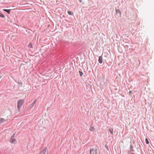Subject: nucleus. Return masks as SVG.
<instances>
[{
	"label": "nucleus",
	"instance_id": "7",
	"mask_svg": "<svg viewBox=\"0 0 154 154\" xmlns=\"http://www.w3.org/2000/svg\"><path fill=\"white\" fill-rule=\"evenodd\" d=\"M108 130L110 131L112 134H113V128H110L108 129Z\"/></svg>",
	"mask_w": 154,
	"mask_h": 154
},
{
	"label": "nucleus",
	"instance_id": "20",
	"mask_svg": "<svg viewBox=\"0 0 154 154\" xmlns=\"http://www.w3.org/2000/svg\"><path fill=\"white\" fill-rule=\"evenodd\" d=\"M129 93L130 94V95L131 94H132V92L131 91H130L129 92Z\"/></svg>",
	"mask_w": 154,
	"mask_h": 154
},
{
	"label": "nucleus",
	"instance_id": "12",
	"mask_svg": "<svg viewBox=\"0 0 154 154\" xmlns=\"http://www.w3.org/2000/svg\"><path fill=\"white\" fill-rule=\"evenodd\" d=\"M5 121V119L4 118L0 119V124L3 123Z\"/></svg>",
	"mask_w": 154,
	"mask_h": 154
},
{
	"label": "nucleus",
	"instance_id": "8",
	"mask_svg": "<svg viewBox=\"0 0 154 154\" xmlns=\"http://www.w3.org/2000/svg\"><path fill=\"white\" fill-rule=\"evenodd\" d=\"M130 151L131 152H134V150L133 149V146H132V145L131 144L130 145Z\"/></svg>",
	"mask_w": 154,
	"mask_h": 154
},
{
	"label": "nucleus",
	"instance_id": "9",
	"mask_svg": "<svg viewBox=\"0 0 154 154\" xmlns=\"http://www.w3.org/2000/svg\"><path fill=\"white\" fill-rule=\"evenodd\" d=\"M36 102V100H34L31 104V107H33L34 105L35 104Z\"/></svg>",
	"mask_w": 154,
	"mask_h": 154
},
{
	"label": "nucleus",
	"instance_id": "13",
	"mask_svg": "<svg viewBox=\"0 0 154 154\" xmlns=\"http://www.w3.org/2000/svg\"><path fill=\"white\" fill-rule=\"evenodd\" d=\"M94 127L91 126L90 128H89V130L91 131H94Z\"/></svg>",
	"mask_w": 154,
	"mask_h": 154
},
{
	"label": "nucleus",
	"instance_id": "3",
	"mask_svg": "<svg viewBox=\"0 0 154 154\" xmlns=\"http://www.w3.org/2000/svg\"><path fill=\"white\" fill-rule=\"evenodd\" d=\"M94 151L93 154H97V149H94L93 148H91L90 150V154H91V152Z\"/></svg>",
	"mask_w": 154,
	"mask_h": 154
},
{
	"label": "nucleus",
	"instance_id": "23",
	"mask_svg": "<svg viewBox=\"0 0 154 154\" xmlns=\"http://www.w3.org/2000/svg\"><path fill=\"white\" fill-rule=\"evenodd\" d=\"M131 154H135L133 152H131Z\"/></svg>",
	"mask_w": 154,
	"mask_h": 154
},
{
	"label": "nucleus",
	"instance_id": "22",
	"mask_svg": "<svg viewBox=\"0 0 154 154\" xmlns=\"http://www.w3.org/2000/svg\"><path fill=\"white\" fill-rule=\"evenodd\" d=\"M79 2H82V0H79Z\"/></svg>",
	"mask_w": 154,
	"mask_h": 154
},
{
	"label": "nucleus",
	"instance_id": "6",
	"mask_svg": "<svg viewBox=\"0 0 154 154\" xmlns=\"http://www.w3.org/2000/svg\"><path fill=\"white\" fill-rule=\"evenodd\" d=\"M3 10L7 12L8 14H10L11 9H3Z\"/></svg>",
	"mask_w": 154,
	"mask_h": 154
},
{
	"label": "nucleus",
	"instance_id": "10",
	"mask_svg": "<svg viewBox=\"0 0 154 154\" xmlns=\"http://www.w3.org/2000/svg\"><path fill=\"white\" fill-rule=\"evenodd\" d=\"M116 13H120V16H121V12L120 11V10L119 9H116Z\"/></svg>",
	"mask_w": 154,
	"mask_h": 154
},
{
	"label": "nucleus",
	"instance_id": "18",
	"mask_svg": "<svg viewBox=\"0 0 154 154\" xmlns=\"http://www.w3.org/2000/svg\"><path fill=\"white\" fill-rule=\"evenodd\" d=\"M105 147L106 148V149L108 150H109V148H108V146L107 144H105Z\"/></svg>",
	"mask_w": 154,
	"mask_h": 154
},
{
	"label": "nucleus",
	"instance_id": "25",
	"mask_svg": "<svg viewBox=\"0 0 154 154\" xmlns=\"http://www.w3.org/2000/svg\"><path fill=\"white\" fill-rule=\"evenodd\" d=\"M135 142L134 141L133 142V143H134Z\"/></svg>",
	"mask_w": 154,
	"mask_h": 154
},
{
	"label": "nucleus",
	"instance_id": "15",
	"mask_svg": "<svg viewBox=\"0 0 154 154\" xmlns=\"http://www.w3.org/2000/svg\"><path fill=\"white\" fill-rule=\"evenodd\" d=\"M0 17L2 18H4L5 17V16L3 14L0 13Z\"/></svg>",
	"mask_w": 154,
	"mask_h": 154
},
{
	"label": "nucleus",
	"instance_id": "16",
	"mask_svg": "<svg viewBox=\"0 0 154 154\" xmlns=\"http://www.w3.org/2000/svg\"><path fill=\"white\" fill-rule=\"evenodd\" d=\"M79 73L81 77L83 75V72L81 71H79Z\"/></svg>",
	"mask_w": 154,
	"mask_h": 154
},
{
	"label": "nucleus",
	"instance_id": "5",
	"mask_svg": "<svg viewBox=\"0 0 154 154\" xmlns=\"http://www.w3.org/2000/svg\"><path fill=\"white\" fill-rule=\"evenodd\" d=\"M10 142L11 143H15L14 142H16V141L14 137H11L10 139Z\"/></svg>",
	"mask_w": 154,
	"mask_h": 154
},
{
	"label": "nucleus",
	"instance_id": "2",
	"mask_svg": "<svg viewBox=\"0 0 154 154\" xmlns=\"http://www.w3.org/2000/svg\"><path fill=\"white\" fill-rule=\"evenodd\" d=\"M48 150L46 147H45L43 150H41L39 154H48Z\"/></svg>",
	"mask_w": 154,
	"mask_h": 154
},
{
	"label": "nucleus",
	"instance_id": "21",
	"mask_svg": "<svg viewBox=\"0 0 154 154\" xmlns=\"http://www.w3.org/2000/svg\"><path fill=\"white\" fill-rule=\"evenodd\" d=\"M130 152H131V151H130V150H129V151H128V153H130Z\"/></svg>",
	"mask_w": 154,
	"mask_h": 154
},
{
	"label": "nucleus",
	"instance_id": "14",
	"mask_svg": "<svg viewBox=\"0 0 154 154\" xmlns=\"http://www.w3.org/2000/svg\"><path fill=\"white\" fill-rule=\"evenodd\" d=\"M28 47L30 48H32V45L31 43H30L28 45Z\"/></svg>",
	"mask_w": 154,
	"mask_h": 154
},
{
	"label": "nucleus",
	"instance_id": "4",
	"mask_svg": "<svg viewBox=\"0 0 154 154\" xmlns=\"http://www.w3.org/2000/svg\"><path fill=\"white\" fill-rule=\"evenodd\" d=\"M98 61L99 62L100 64H101V63H102V62H103V57H102V55L99 57Z\"/></svg>",
	"mask_w": 154,
	"mask_h": 154
},
{
	"label": "nucleus",
	"instance_id": "19",
	"mask_svg": "<svg viewBox=\"0 0 154 154\" xmlns=\"http://www.w3.org/2000/svg\"><path fill=\"white\" fill-rule=\"evenodd\" d=\"M15 136V133H14L13 134L12 136V137H14Z\"/></svg>",
	"mask_w": 154,
	"mask_h": 154
},
{
	"label": "nucleus",
	"instance_id": "1",
	"mask_svg": "<svg viewBox=\"0 0 154 154\" xmlns=\"http://www.w3.org/2000/svg\"><path fill=\"white\" fill-rule=\"evenodd\" d=\"M24 101V100L23 99H20L17 102V107L18 111L20 112V111L21 106L23 104Z\"/></svg>",
	"mask_w": 154,
	"mask_h": 154
},
{
	"label": "nucleus",
	"instance_id": "11",
	"mask_svg": "<svg viewBox=\"0 0 154 154\" xmlns=\"http://www.w3.org/2000/svg\"><path fill=\"white\" fill-rule=\"evenodd\" d=\"M68 14L70 15H73L74 14L71 11H67Z\"/></svg>",
	"mask_w": 154,
	"mask_h": 154
},
{
	"label": "nucleus",
	"instance_id": "24",
	"mask_svg": "<svg viewBox=\"0 0 154 154\" xmlns=\"http://www.w3.org/2000/svg\"><path fill=\"white\" fill-rule=\"evenodd\" d=\"M50 26V25L49 24V25H48V27H49Z\"/></svg>",
	"mask_w": 154,
	"mask_h": 154
},
{
	"label": "nucleus",
	"instance_id": "17",
	"mask_svg": "<svg viewBox=\"0 0 154 154\" xmlns=\"http://www.w3.org/2000/svg\"><path fill=\"white\" fill-rule=\"evenodd\" d=\"M146 143L147 144H148L149 143V142L148 141V140L147 138H146L145 139Z\"/></svg>",
	"mask_w": 154,
	"mask_h": 154
}]
</instances>
